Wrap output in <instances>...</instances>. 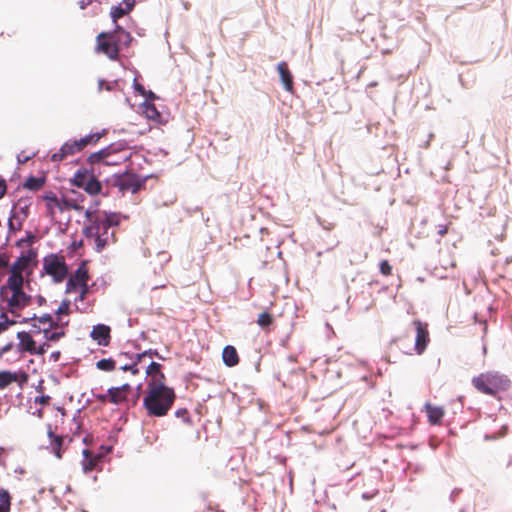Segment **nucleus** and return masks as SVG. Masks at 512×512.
Masks as SVG:
<instances>
[{
  "label": "nucleus",
  "instance_id": "obj_1",
  "mask_svg": "<svg viewBox=\"0 0 512 512\" xmlns=\"http://www.w3.org/2000/svg\"><path fill=\"white\" fill-rule=\"evenodd\" d=\"M133 38L123 27L116 24L111 32H101L96 37L95 51L106 55L110 60L119 59L122 47H129Z\"/></svg>",
  "mask_w": 512,
  "mask_h": 512
},
{
  "label": "nucleus",
  "instance_id": "obj_2",
  "mask_svg": "<svg viewBox=\"0 0 512 512\" xmlns=\"http://www.w3.org/2000/svg\"><path fill=\"white\" fill-rule=\"evenodd\" d=\"M176 399L173 388L167 385L147 388L143 406L147 414L153 417L166 416Z\"/></svg>",
  "mask_w": 512,
  "mask_h": 512
},
{
  "label": "nucleus",
  "instance_id": "obj_3",
  "mask_svg": "<svg viewBox=\"0 0 512 512\" xmlns=\"http://www.w3.org/2000/svg\"><path fill=\"white\" fill-rule=\"evenodd\" d=\"M23 283L19 277L9 276L6 284L0 288V299L12 314H17L31 304V296L23 291Z\"/></svg>",
  "mask_w": 512,
  "mask_h": 512
},
{
  "label": "nucleus",
  "instance_id": "obj_4",
  "mask_svg": "<svg viewBox=\"0 0 512 512\" xmlns=\"http://www.w3.org/2000/svg\"><path fill=\"white\" fill-rule=\"evenodd\" d=\"M85 217L89 224L84 227L83 234L86 238L94 240L96 251L101 252L116 242L115 231L99 220V213L86 210Z\"/></svg>",
  "mask_w": 512,
  "mask_h": 512
},
{
  "label": "nucleus",
  "instance_id": "obj_5",
  "mask_svg": "<svg viewBox=\"0 0 512 512\" xmlns=\"http://www.w3.org/2000/svg\"><path fill=\"white\" fill-rule=\"evenodd\" d=\"M473 387L482 394L499 398L511 386L510 379L497 371H486L472 378Z\"/></svg>",
  "mask_w": 512,
  "mask_h": 512
},
{
  "label": "nucleus",
  "instance_id": "obj_6",
  "mask_svg": "<svg viewBox=\"0 0 512 512\" xmlns=\"http://www.w3.org/2000/svg\"><path fill=\"white\" fill-rule=\"evenodd\" d=\"M413 325L415 326L416 330V339L414 345H411L408 336L399 337L398 339L393 340L391 344H394L398 348L402 349L403 352L407 355H421L426 350L430 341L428 325L421 322L420 320H414Z\"/></svg>",
  "mask_w": 512,
  "mask_h": 512
},
{
  "label": "nucleus",
  "instance_id": "obj_7",
  "mask_svg": "<svg viewBox=\"0 0 512 512\" xmlns=\"http://www.w3.org/2000/svg\"><path fill=\"white\" fill-rule=\"evenodd\" d=\"M129 159L127 150L120 144H112L98 152L90 154L87 161L90 164L104 163L105 165H120Z\"/></svg>",
  "mask_w": 512,
  "mask_h": 512
},
{
  "label": "nucleus",
  "instance_id": "obj_8",
  "mask_svg": "<svg viewBox=\"0 0 512 512\" xmlns=\"http://www.w3.org/2000/svg\"><path fill=\"white\" fill-rule=\"evenodd\" d=\"M70 183L77 188L83 189L91 196H96L102 192V183L97 179L92 169H78L70 179Z\"/></svg>",
  "mask_w": 512,
  "mask_h": 512
},
{
  "label": "nucleus",
  "instance_id": "obj_9",
  "mask_svg": "<svg viewBox=\"0 0 512 512\" xmlns=\"http://www.w3.org/2000/svg\"><path fill=\"white\" fill-rule=\"evenodd\" d=\"M43 271L52 277L55 283L63 282L68 276V266L61 255L49 254L43 259Z\"/></svg>",
  "mask_w": 512,
  "mask_h": 512
},
{
  "label": "nucleus",
  "instance_id": "obj_10",
  "mask_svg": "<svg viewBox=\"0 0 512 512\" xmlns=\"http://www.w3.org/2000/svg\"><path fill=\"white\" fill-rule=\"evenodd\" d=\"M89 273L88 267L85 263H81L73 274L69 277L65 292L67 294L75 292L78 288H81L88 284Z\"/></svg>",
  "mask_w": 512,
  "mask_h": 512
},
{
  "label": "nucleus",
  "instance_id": "obj_11",
  "mask_svg": "<svg viewBox=\"0 0 512 512\" xmlns=\"http://www.w3.org/2000/svg\"><path fill=\"white\" fill-rule=\"evenodd\" d=\"M143 185L144 181L136 174L125 173L115 180V186L118 187L121 192L136 193Z\"/></svg>",
  "mask_w": 512,
  "mask_h": 512
},
{
  "label": "nucleus",
  "instance_id": "obj_12",
  "mask_svg": "<svg viewBox=\"0 0 512 512\" xmlns=\"http://www.w3.org/2000/svg\"><path fill=\"white\" fill-rule=\"evenodd\" d=\"M42 199L45 201L47 215L51 218H54L56 214L63 213L68 211V209L64 205V198L58 197L53 191H46L42 195Z\"/></svg>",
  "mask_w": 512,
  "mask_h": 512
},
{
  "label": "nucleus",
  "instance_id": "obj_13",
  "mask_svg": "<svg viewBox=\"0 0 512 512\" xmlns=\"http://www.w3.org/2000/svg\"><path fill=\"white\" fill-rule=\"evenodd\" d=\"M132 391V387L129 384H124L120 387H111L108 389L106 395L98 397L101 401H109L115 405L122 404L127 401L129 394Z\"/></svg>",
  "mask_w": 512,
  "mask_h": 512
},
{
  "label": "nucleus",
  "instance_id": "obj_14",
  "mask_svg": "<svg viewBox=\"0 0 512 512\" xmlns=\"http://www.w3.org/2000/svg\"><path fill=\"white\" fill-rule=\"evenodd\" d=\"M146 375L149 378L147 388L166 385V377L162 372V365L157 362H151L146 369Z\"/></svg>",
  "mask_w": 512,
  "mask_h": 512
},
{
  "label": "nucleus",
  "instance_id": "obj_15",
  "mask_svg": "<svg viewBox=\"0 0 512 512\" xmlns=\"http://www.w3.org/2000/svg\"><path fill=\"white\" fill-rule=\"evenodd\" d=\"M27 381L28 376L25 372L0 371V390L7 388L12 383H18L22 387Z\"/></svg>",
  "mask_w": 512,
  "mask_h": 512
},
{
  "label": "nucleus",
  "instance_id": "obj_16",
  "mask_svg": "<svg viewBox=\"0 0 512 512\" xmlns=\"http://www.w3.org/2000/svg\"><path fill=\"white\" fill-rule=\"evenodd\" d=\"M62 196L64 198V205L68 209V211L74 210V211H82L84 209L83 202L85 200V196L76 191V190H69L62 193Z\"/></svg>",
  "mask_w": 512,
  "mask_h": 512
},
{
  "label": "nucleus",
  "instance_id": "obj_17",
  "mask_svg": "<svg viewBox=\"0 0 512 512\" xmlns=\"http://www.w3.org/2000/svg\"><path fill=\"white\" fill-rule=\"evenodd\" d=\"M31 201L27 198H20L14 205L12 217L18 222V228H22V223L28 218Z\"/></svg>",
  "mask_w": 512,
  "mask_h": 512
},
{
  "label": "nucleus",
  "instance_id": "obj_18",
  "mask_svg": "<svg viewBox=\"0 0 512 512\" xmlns=\"http://www.w3.org/2000/svg\"><path fill=\"white\" fill-rule=\"evenodd\" d=\"M17 339L19 340V343L17 345L19 352H27L30 355H35V353H37L36 341L33 339L32 335L29 332H18Z\"/></svg>",
  "mask_w": 512,
  "mask_h": 512
},
{
  "label": "nucleus",
  "instance_id": "obj_19",
  "mask_svg": "<svg viewBox=\"0 0 512 512\" xmlns=\"http://www.w3.org/2000/svg\"><path fill=\"white\" fill-rule=\"evenodd\" d=\"M110 332L111 330L109 326L98 324L93 327L90 336L93 340L97 341L99 345L107 346L111 339Z\"/></svg>",
  "mask_w": 512,
  "mask_h": 512
},
{
  "label": "nucleus",
  "instance_id": "obj_20",
  "mask_svg": "<svg viewBox=\"0 0 512 512\" xmlns=\"http://www.w3.org/2000/svg\"><path fill=\"white\" fill-rule=\"evenodd\" d=\"M31 320L33 321L32 326L34 328H38L39 330H41L40 325H47L48 326L47 328L58 329V328H64V327L68 326V324H69V320L65 321V323H60V322L54 320L50 314H44L40 317L34 316Z\"/></svg>",
  "mask_w": 512,
  "mask_h": 512
},
{
  "label": "nucleus",
  "instance_id": "obj_21",
  "mask_svg": "<svg viewBox=\"0 0 512 512\" xmlns=\"http://www.w3.org/2000/svg\"><path fill=\"white\" fill-rule=\"evenodd\" d=\"M79 151L77 150V146L73 142V140L66 141L58 152H55L51 155V161L53 162H61L69 156H72Z\"/></svg>",
  "mask_w": 512,
  "mask_h": 512
},
{
  "label": "nucleus",
  "instance_id": "obj_22",
  "mask_svg": "<svg viewBox=\"0 0 512 512\" xmlns=\"http://www.w3.org/2000/svg\"><path fill=\"white\" fill-rule=\"evenodd\" d=\"M424 410L427 414L428 422L431 425H440L445 415V410L441 406H435L431 403H426Z\"/></svg>",
  "mask_w": 512,
  "mask_h": 512
},
{
  "label": "nucleus",
  "instance_id": "obj_23",
  "mask_svg": "<svg viewBox=\"0 0 512 512\" xmlns=\"http://www.w3.org/2000/svg\"><path fill=\"white\" fill-rule=\"evenodd\" d=\"M102 459L100 454H94L88 449L83 450L82 469L84 473H89L97 468L99 461Z\"/></svg>",
  "mask_w": 512,
  "mask_h": 512
},
{
  "label": "nucleus",
  "instance_id": "obj_24",
  "mask_svg": "<svg viewBox=\"0 0 512 512\" xmlns=\"http://www.w3.org/2000/svg\"><path fill=\"white\" fill-rule=\"evenodd\" d=\"M277 70L280 75L281 82L283 83L284 88L288 92L293 91V76L288 68V64L284 61L278 63Z\"/></svg>",
  "mask_w": 512,
  "mask_h": 512
},
{
  "label": "nucleus",
  "instance_id": "obj_25",
  "mask_svg": "<svg viewBox=\"0 0 512 512\" xmlns=\"http://www.w3.org/2000/svg\"><path fill=\"white\" fill-rule=\"evenodd\" d=\"M47 434L50 438V448L52 453L60 459L62 457V446L64 442V438L62 436L54 434V432L51 429V425H48V431Z\"/></svg>",
  "mask_w": 512,
  "mask_h": 512
},
{
  "label": "nucleus",
  "instance_id": "obj_26",
  "mask_svg": "<svg viewBox=\"0 0 512 512\" xmlns=\"http://www.w3.org/2000/svg\"><path fill=\"white\" fill-rule=\"evenodd\" d=\"M222 360L228 367H234L238 365L240 358L236 348L232 345H227L222 351Z\"/></svg>",
  "mask_w": 512,
  "mask_h": 512
},
{
  "label": "nucleus",
  "instance_id": "obj_27",
  "mask_svg": "<svg viewBox=\"0 0 512 512\" xmlns=\"http://www.w3.org/2000/svg\"><path fill=\"white\" fill-rule=\"evenodd\" d=\"M30 260V256L19 257L11 266L10 276L19 277L24 281L22 272L28 267Z\"/></svg>",
  "mask_w": 512,
  "mask_h": 512
},
{
  "label": "nucleus",
  "instance_id": "obj_28",
  "mask_svg": "<svg viewBox=\"0 0 512 512\" xmlns=\"http://www.w3.org/2000/svg\"><path fill=\"white\" fill-rule=\"evenodd\" d=\"M101 137V133H93L86 135L85 137L80 138L79 140H73V142L77 146V150L81 152L87 146L96 144L101 139Z\"/></svg>",
  "mask_w": 512,
  "mask_h": 512
},
{
  "label": "nucleus",
  "instance_id": "obj_29",
  "mask_svg": "<svg viewBox=\"0 0 512 512\" xmlns=\"http://www.w3.org/2000/svg\"><path fill=\"white\" fill-rule=\"evenodd\" d=\"M101 137V133H93L86 135L85 137L80 138L79 140H73V142L77 146V150L81 152L87 146L96 144L101 139Z\"/></svg>",
  "mask_w": 512,
  "mask_h": 512
},
{
  "label": "nucleus",
  "instance_id": "obj_30",
  "mask_svg": "<svg viewBox=\"0 0 512 512\" xmlns=\"http://www.w3.org/2000/svg\"><path fill=\"white\" fill-rule=\"evenodd\" d=\"M44 184H45L44 177L30 176L26 179L23 186H24V188H27L31 191H38L44 186Z\"/></svg>",
  "mask_w": 512,
  "mask_h": 512
},
{
  "label": "nucleus",
  "instance_id": "obj_31",
  "mask_svg": "<svg viewBox=\"0 0 512 512\" xmlns=\"http://www.w3.org/2000/svg\"><path fill=\"white\" fill-rule=\"evenodd\" d=\"M274 323V317L268 312H262L258 315L257 324L266 332L270 331V326Z\"/></svg>",
  "mask_w": 512,
  "mask_h": 512
},
{
  "label": "nucleus",
  "instance_id": "obj_32",
  "mask_svg": "<svg viewBox=\"0 0 512 512\" xmlns=\"http://www.w3.org/2000/svg\"><path fill=\"white\" fill-rule=\"evenodd\" d=\"M99 220L105 225H107L109 228H113L115 226H118L120 223L119 215L116 213H104L103 215L99 214Z\"/></svg>",
  "mask_w": 512,
  "mask_h": 512
},
{
  "label": "nucleus",
  "instance_id": "obj_33",
  "mask_svg": "<svg viewBox=\"0 0 512 512\" xmlns=\"http://www.w3.org/2000/svg\"><path fill=\"white\" fill-rule=\"evenodd\" d=\"M11 508V496L9 492L0 488V512H10Z\"/></svg>",
  "mask_w": 512,
  "mask_h": 512
},
{
  "label": "nucleus",
  "instance_id": "obj_34",
  "mask_svg": "<svg viewBox=\"0 0 512 512\" xmlns=\"http://www.w3.org/2000/svg\"><path fill=\"white\" fill-rule=\"evenodd\" d=\"M52 328H43L44 338L49 342H57L63 338L66 333L64 328H60L59 331H51Z\"/></svg>",
  "mask_w": 512,
  "mask_h": 512
},
{
  "label": "nucleus",
  "instance_id": "obj_35",
  "mask_svg": "<svg viewBox=\"0 0 512 512\" xmlns=\"http://www.w3.org/2000/svg\"><path fill=\"white\" fill-rule=\"evenodd\" d=\"M70 305H71V303H70V301L68 299H64L60 303L58 309L56 310V315H57V320L56 321H58L60 323H64L62 321V319H61V316L62 315H69L71 313Z\"/></svg>",
  "mask_w": 512,
  "mask_h": 512
},
{
  "label": "nucleus",
  "instance_id": "obj_36",
  "mask_svg": "<svg viewBox=\"0 0 512 512\" xmlns=\"http://www.w3.org/2000/svg\"><path fill=\"white\" fill-rule=\"evenodd\" d=\"M96 367L99 370L110 372L115 369L116 363L113 359H110V358L109 359H101V360L97 361Z\"/></svg>",
  "mask_w": 512,
  "mask_h": 512
},
{
  "label": "nucleus",
  "instance_id": "obj_37",
  "mask_svg": "<svg viewBox=\"0 0 512 512\" xmlns=\"http://www.w3.org/2000/svg\"><path fill=\"white\" fill-rule=\"evenodd\" d=\"M128 13H129V11H126L125 7H123V5L120 4L118 6L112 7L110 14H111V18H112L113 22L116 25L117 24V20L120 19L121 17H123L124 15L128 14Z\"/></svg>",
  "mask_w": 512,
  "mask_h": 512
},
{
  "label": "nucleus",
  "instance_id": "obj_38",
  "mask_svg": "<svg viewBox=\"0 0 512 512\" xmlns=\"http://www.w3.org/2000/svg\"><path fill=\"white\" fill-rule=\"evenodd\" d=\"M508 426L506 424H501L499 430L497 432H492L491 434H486L484 438L486 440H496L501 437H504L507 433Z\"/></svg>",
  "mask_w": 512,
  "mask_h": 512
},
{
  "label": "nucleus",
  "instance_id": "obj_39",
  "mask_svg": "<svg viewBox=\"0 0 512 512\" xmlns=\"http://www.w3.org/2000/svg\"><path fill=\"white\" fill-rule=\"evenodd\" d=\"M144 114L151 120H157L160 117V113L153 104H147L144 106Z\"/></svg>",
  "mask_w": 512,
  "mask_h": 512
},
{
  "label": "nucleus",
  "instance_id": "obj_40",
  "mask_svg": "<svg viewBox=\"0 0 512 512\" xmlns=\"http://www.w3.org/2000/svg\"><path fill=\"white\" fill-rule=\"evenodd\" d=\"M1 319H2V321L0 322V334L5 332L10 326L16 324L15 320L9 319L7 313H1L0 320Z\"/></svg>",
  "mask_w": 512,
  "mask_h": 512
},
{
  "label": "nucleus",
  "instance_id": "obj_41",
  "mask_svg": "<svg viewBox=\"0 0 512 512\" xmlns=\"http://www.w3.org/2000/svg\"><path fill=\"white\" fill-rule=\"evenodd\" d=\"M380 273L384 276H390L392 274V266L387 260H382L379 264Z\"/></svg>",
  "mask_w": 512,
  "mask_h": 512
},
{
  "label": "nucleus",
  "instance_id": "obj_42",
  "mask_svg": "<svg viewBox=\"0 0 512 512\" xmlns=\"http://www.w3.org/2000/svg\"><path fill=\"white\" fill-rule=\"evenodd\" d=\"M176 417L181 418L186 423H191L189 412L186 408L178 409L175 413Z\"/></svg>",
  "mask_w": 512,
  "mask_h": 512
},
{
  "label": "nucleus",
  "instance_id": "obj_43",
  "mask_svg": "<svg viewBox=\"0 0 512 512\" xmlns=\"http://www.w3.org/2000/svg\"><path fill=\"white\" fill-rule=\"evenodd\" d=\"M154 355H158L157 351H153L151 349L147 350V351H144L143 353H138L135 355V357H137V362H141L143 360V358L145 357H153Z\"/></svg>",
  "mask_w": 512,
  "mask_h": 512
},
{
  "label": "nucleus",
  "instance_id": "obj_44",
  "mask_svg": "<svg viewBox=\"0 0 512 512\" xmlns=\"http://www.w3.org/2000/svg\"><path fill=\"white\" fill-rule=\"evenodd\" d=\"M49 347H50L49 341L46 340L43 344L36 346L37 353H35V355L43 356L47 352Z\"/></svg>",
  "mask_w": 512,
  "mask_h": 512
},
{
  "label": "nucleus",
  "instance_id": "obj_45",
  "mask_svg": "<svg viewBox=\"0 0 512 512\" xmlns=\"http://www.w3.org/2000/svg\"><path fill=\"white\" fill-rule=\"evenodd\" d=\"M50 400H51V397L49 395H41V396L35 397L34 402L36 404L45 406V405H49Z\"/></svg>",
  "mask_w": 512,
  "mask_h": 512
},
{
  "label": "nucleus",
  "instance_id": "obj_46",
  "mask_svg": "<svg viewBox=\"0 0 512 512\" xmlns=\"http://www.w3.org/2000/svg\"><path fill=\"white\" fill-rule=\"evenodd\" d=\"M79 289H80V294H79L78 298L76 299V301H83V300H85L87 294L89 293V286L87 284Z\"/></svg>",
  "mask_w": 512,
  "mask_h": 512
},
{
  "label": "nucleus",
  "instance_id": "obj_47",
  "mask_svg": "<svg viewBox=\"0 0 512 512\" xmlns=\"http://www.w3.org/2000/svg\"><path fill=\"white\" fill-rule=\"evenodd\" d=\"M121 4L124 5L126 11L130 12L135 5V0H122Z\"/></svg>",
  "mask_w": 512,
  "mask_h": 512
},
{
  "label": "nucleus",
  "instance_id": "obj_48",
  "mask_svg": "<svg viewBox=\"0 0 512 512\" xmlns=\"http://www.w3.org/2000/svg\"><path fill=\"white\" fill-rule=\"evenodd\" d=\"M7 191V184L6 181L0 177V199L5 195Z\"/></svg>",
  "mask_w": 512,
  "mask_h": 512
},
{
  "label": "nucleus",
  "instance_id": "obj_49",
  "mask_svg": "<svg viewBox=\"0 0 512 512\" xmlns=\"http://www.w3.org/2000/svg\"><path fill=\"white\" fill-rule=\"evenodd\" d=\"M139 362H137V357H135V361L131 364V367L132 369H130V372L133 374V375H136L139 373V369L137 368V364Z\"/></svg>",
  "mask_w": 512,
  "mask_h": 512
},
{
  "label": "nucleus",
  "instance_id": "obj_50",
  "mask_svg": "<svg viewBox=\"0 0 512 512\" xmlns=\"http://www.w3.org/2000/svg\"><path fill=\"white\" fill-rule=\"evenodd\" d=\"M15 221H16V220H15V219L12 217V215H11V216H10V218H9V221H8V225H9V228H10L11 230H18V229H17V228H18V225H17V226H15Z\"/></svg>",
  "mask_w": 512,
  "mask_h": 512
},
{
  "label": "nucleus",
  "instance_id": "obj_51",
  "mask_svg": "<svg viewBox=\"0 0 512 512\" xmlns=\"http://www.w3.org/2000/svg\"><path fill=\"white\" fill-rule=\"evenodd\" d=\"M434 137L433 133L428 134V139L421 145L422 148H428L430 145V141Z\"/></svg>",
  "mask_w": 512,
  "mask_h": 512
},
{
  "label": "nucleus",
  "instance_id": "obj_52",
  "mask_svg": "<svg viewBox=\"0 0 512 512\" xmlns=\"http://www.w3.org/2000/svg\"><path fill=\"white\" fill-rule=\"evenodd\" d=\"M34 239H35V238H34V236H33V235H29L26 239H22V240L20 241V243H22V242H27L28 244H32V243L34 242Z\"/></svg>",
  "mask_w": 512,
  "mask_h": 512
},
{
  "label": "nucleus",
  "instance_id": "obj_53",
  "mask_svg": "<svg viewBox=\"0 0 512 512\" xmlns=\"http://www.w3.org/2000/svg\"><path fill=\"white\" fill-rule=\"evenodd\" d=\"M60 355H61L60 351H56V352H53V353L51 354V358H52L54 361H58V360H59V358H60Z\"/></svg>",
  "mask_w": 512,
  "mask_h": 512
},
{
  "label": "nucleus",
  "instance_id": "obj_54",
  "mask_svg": "<svg viewBox=\"0 0 512 512\" xmlns=\"http://www.w3.org/2000/svg\"><path fill=\"white\" fill-rule=\"evenodd\" d=\"M447 231H448L447 226H444L442 229L439 230V234L441 236H444L447 233Z\"/></svg>",
  "mask_w": 512,
  "mask_h": 512
},
{
  "label": "nucleus",
  "instance_id": "obj_55",
  "mask_svg": "<svg viewBox=\"0 0 512 512\" xmlns=\"http://www.w3.org/2000/svg\"><path fill=\"white\" fill-rule=\"evenodd\" d=\"M121 369L123 371H130V369H132V367H131V365H124V366L121 367Z\"/></svg>",
  "mask_w": 512,
  "mask_h": 512
},
{
  "label": "nucleus",
  "instance_id": "obj_56",
  "mask_svg": "<svg viewBox=\"0 0 512 512\" xmlns=\"http://www.w3.org/2000/svg\"><path fill=\"white\" fill-rule=\"evenodd\" d=\"M136 89L139 90L142 94H144V89L141 85L137 84Z\"/></svg>",
  "mask_w": 512,
  "mask_h": 512
},
{
  "label": "nucleus",
  "instance_id": "obj_57",
  "mask_svg": "<svg viewBox=\"0 0 512 512\" xmlns=\"http://www.w3.org/2000/svg\"><path fill=\"white\" fill-rule=\"evenodd\" d=\"M37 416H38L39 418H42V417H43V410H42V409H39V410L37 411Z\"/></svg>",
  "mask_w": 512,
  "mask_h": 512
},
{
  "label": "nucleus",
  "instance_id": "obj_58",
  "mask_svg": "<svg viewBox=\"0 0 512 512\" xmlns=\"http://www.w3.org/2000/svg\"><path fill=\"white\" fill-rule=\"evenodd\" d=\"M10 348H11V344L7 345V346L4 348V351H8Z\"/></svg>",
  "mask_w": 512,
  "mask_h": 512
},
{
  "label": "nucleus",
  "instance_id": "obj_59",
  "mask_svg": "<svg viewBox=\"0 0 512 512\" xmlns=\"http://www.w3.org/2000/svg\"><path fill=\"white\" fill-rule=\"evenodd\" d=\"M5 265H6V263L3 260L0 259V267L1 266H5Z\"/></svg>",
  "mask_w": 512,
  "mask_h": 512
},
{
  "label": "nucleus",
  "instance_id": "obj_60",
  "mask_svg": "<svg viewBox=\"0 0 512 512\" xmlns=\"http://www.w3.org/2000/svg\"><path fill=\"white\" fill-rule=\"evenodd\" d=\"M1 313H7L3 308H0V314ZM2 321V319L0 320V322Z\"/></svg>",
  "mask_w": 512,
  "mask_h": 512
},
{
  "label": "nucleus",
  "instance_id": "obj_61",
  "mask_svg": "<svg viewBox=\"0 0 512 512\" xmlns=\"http://www.w3.org/2000/svg\"><path fill=\"white\" fill-rule=\"evenodd\" d=\"M102 85H103V81H99V87H100V89L102 88Z\"/></svg>",
  "mask_w": 512,
  "mask_h": 512
}]
</instances>
